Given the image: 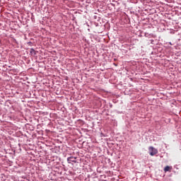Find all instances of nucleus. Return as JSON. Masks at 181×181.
I'll use <instances>...</instances> for the list:
<instances>
[{
	"label": "nucleus",
	"mask_w": 181,
	"mask_h": 181,
	"mask_svg": "<svg viewBox=\"0 0 181 181\" xmlns=\"http://www.w3.org/2000/svg\"><path fill=\"white\" fill-rule=\"evenodd\" d=\"M148 151H149V154L151 155V156H155V155H156V153H158V149L153 148V146H150L148 148Z\"/></svg>",
	"instance_id": "f257e3e1"
},
{
	"label": "nucleus",
	"mask_w": 181,
	"mask_h": 181,
	"mask_svg": "<svg viewBox=\"0 0 181 181\" xmlns=\"http://www.w3.org/2000/svg\"><path fill=\"white\" fill-rule=\"evenodd\" d=\"M76 159H77V158L71 156L67 158V162L68 163H71V162H73L74 163H77Z\"/></svg>",
	"instance_id": "f03ea898"
},
{
	"label": "nucleus",
	"mask_w": 181,
	"mask_h": 181,
	"mask_svg": "<svg viewBox=\"0 0 181 181\" xmlns=\"http://www.w3.org/2000/svg\"><path fill=\"white\" fill-rule=\"evenodd\" d=\"M172 170V166L167 165L164 168V172H170Z\"/></svg>",
	"instance_id": "7ed1b4c3"
},
{
	"label": "nucleus",
	"mask_w": 181,
	"mask_h": 181,
	"mask_svg": "<svg viewBox=\"0 0 181 181\" xmlns=\"http://www.w3.org/2000/svg\"><path fill=\"white\" fill-rule=\"evenodd\" d=\"M30 53L31 54H36V51H35V49L33 48H31L30 50Z\"/></svg>",
	"instance_id": "20e7f679"
}]
</instances>
